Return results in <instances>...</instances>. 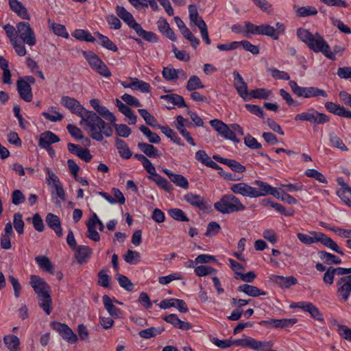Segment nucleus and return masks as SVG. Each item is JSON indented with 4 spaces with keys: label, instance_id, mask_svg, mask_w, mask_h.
<instances>
[{
    "label": "nucleus",
    "instance_id": "obj_14",
    "mask_svg": "<svg viewBox=\"0 0 351 351\" xmlns=\"http://www.w3.org/2000/svg\"><path fill=\"white\" fill-rule=\"evenodd\" d=\"M254 184L258 186L259 189L254 187V198L271 195L276 198H280V193L276 188L271 186L267 182L259 180L254 181Z\"/></svg>",
    "mask_w": 351,
    "mask_h": 351
},
{
    "label": "nucleus",
    "instance_id": "obj_21",
    "mask_svg": "<svg viewBox=\"0 0 351 351\" xmlns=\"http://www.w3.org/2000/svg\"><path fill=\"white\" fill-rule=\"evenodd\" d=\"M60 141V138L51 131H46L40 135L38 145L46 150H51V145Z\"/></svg>",
    "mask_w": 351,
    "mask_h": 351
},
{
    "label": "nucleus",
    "instance_id": "obj_24",
    "mask_svg": "<svg viewBox=\"0 0 351 351\" xmlns=\"http://www.w3.org/2000/svg\"><path fill=\"white\" fill-rule=\"evenodd\" d=\"M117 15L130 28L134 29L139 24L136 23L132 14L127 11L125 8L121 5H117L115 8Z\"/></svg>",
    "mask_w": 351,
    "mask_h": 351
},
{
    "label": "nucleus",
    "instance_id": "obj_64",
    "mask_svg": "<svg viewBox=\"0 0 351 351\" xmlns=\"http://www.w3.org/2000/svg\"><path fill=\"white\" fill-rule=\"evenodd\" d=\"M50 28L53 30V33L64 38L69 37V33L67 32L64 25L53 23H51Z\"/></svg>",
    "mask_w": 351,
    "mask_h": 351
},
{
    "label": "nucleus",
    "instance_id": "obj_20",
    "mask_svg": "<svg viewBox=\"0 0 351 351\" xmlns=\"http://www.w3.org/2000/svg\"><path fill=\"white\" fill-rule=\"evenodd\" d=\"M30 285L37 295L49 293L50 287L46 282L38 276L32 275L30 277Z\"/></svg>",
    "mask_w": 351,
    "mask_h": 351
},
{
    "label": "nucleus",
    "instance_id": "obj_25",
    "mask_svg": "<svg viewBox=\"0 0 351 351\" xmlns=\"http://www.w3.org/2000/svg\"><path fill=\"white\" fill-rule=\"evenodd\" d=\"M17 90L21 99L29 102L32 100L33 95L32 88L27 81L19 80L17 81Z\"/></svg>",
    "mask_w": 351,
    "mask_h": 351
},
{
    "label": "nucleus",
    "instance_id": "obj_19",
    "mask_svg": "<svg viewBox=\"0 0 351 351\" xmlns=\"http://www.w3.org/2000/svg\"><path fill=\"white\" fill-rule=\"evenodd\" d=\"M230 190L234 194L241 195L250 198H254V187L245 182L234 184L230 186Z\"/></svg>",
    "mask_w": 351,
    "mask_h": 351
},
{
    "label": "nucleus",
    "instance_id": "obj_1",
    "mask_svg": "<svg viewBox=\"0 0 351 351\" xmlns=\"http://www.w3.org/2000/svg\"><path fill=\"white\" fill-rule=\"evenodd\" d=\"M80 118V124L84 126L85 130L94 140L101 141L104 135L107 137L112 136V128L108 127L104 120L94 111L87 110Z\"/></svg>",
    "mask_w": 351,
    "mask_h": 351
},
{
    "label": "nucleus",
    "instance_id": "obj_22",
    "mask_svg": "<svg viewBox=\"0 0 351 351\" xmlns=\"http://www.w3.org/2000/svg\"><path fill=\"white\" fill-rule=\"evenodd\" d=\"M162 76L167 81H176L178 78L186 80V73L182 69H176L171 66H166L163 68Z\"/></svg>",
    "mask_w": 351,
    "mask_h": 351
},
{
    "label": "nucleus",
    "instance_id": "obj_44",
    "mask_svg": "<svg viewBox=\"0 0 351 351\" xmlns=\"http://www.w3.org/2000/svg\"><path fill=\"white\" fill-rule=\"evenodd\" d=\"M136 33L141 37H142L144 40L151 42V43H157L158 37L156 34L152 32H147L143 29L140 24H138L136 27L134 29Z\"/></svg>",
    "mask_w": 351,
    "mask_h": 351
},
{
    "label": "nucleus",
    "instance_id": "obj_38",
    "mask_svg": "<svg viewBox=\"0 0 351 351\" xmlns=\"http://www.w3.org/2000/svg\"><path fill=\"white\" fill-rule=\"evenodd\" d=\"M35 261L38 265V267L40 269L44 271H48L50 274H53L54 273L53 266L49 259L45 256H38L35 258Z\"/></svg>",
    "mask_w": 351,
    "mask_h": 351
},
{
    "label": "nucleus",
    "instance_id": "obj_4",
    "mask_svg": "<svg viewBox=\"0 0 351 351\" xmlns=\"http://www.w3.org/2000/svg\"><path fill=\"white\" fill-rule=\"evenodd\" d=\"M214 208L222 214H230L243 211L245 206L240 199L232 194H226L214 204Z\"/></svg>",
    "mask_w": 351,
    "mask_h": 351
},
{
    "label": "nucleus",
    "instance_id": "obj_37",
    "mask_svg": "<svg viewBox=\"0 0 351 351\" xmlns=\"http://www.w3.org/2000/svg\"><path fill=\"white\" fill-rule=\"evenodd\" d=\"M160 99L166 101L168 103H171L174 106H177L179 108L186 106L184 98L177 94L172 93L163 95L160 96Z\"/></svg>",
    "mask_w": 351,
    "mask_h": 351
},
{
    "label": "nucleus",
    "instance_id": "obj_10",
    "mask_svg": "<svg viewBox=\"0 0 351 351\" xmlns=\"http://www.w3.org/2000/svg\"><path fill=\"white\" fill-rule=\"evenodd\" d=\"M3 29L5 32L7 36L9 38L10 41L14 47L16 53L19 56H25L27 53V50L25 46V43H21L18 42V39L16 37L15 28L10 24H7L3 26Z\"/></svg>",
    "mask_w": 351,
    "mask_h": 351
},
{
    "label": "nucleus",
    "instance_id": "obj_33",
    "mask_svg": "<svg viewBox=\"0 0 351 351\" xmlns=\"http://www.w3.org/2000/svg\"><path fill=\"white\" fill-rule=\"evenodd\" d=\"M296 322L297 319L295 318L280 319H271L265 322V323H267L268 325L278 328H289L293 326Z\"/></svg>",
    "mask_w": 351,
    "mask_h": 351
},
{
    "label": "nucleus",
    "instance_id": "obj_23",
    "mask_svg": "<svg viewBox=\"0 0 351 351\" xmlns=\"http://www.w3.org/2000/svg\"><path fill=\"white\" fill-rule=\"evenodd\" d=\"M102 301L105 308L112 318L119 319L123 317V311L114 305L113 300L108 295H104L102 298Z\"/></svg>",
    "mask_w": 351,
    "mask_h": 351
},
{
    "label": "nucleus",
    "instance_id": "obj_43",
    "mask_svg": "<svg viewBox=\"0 0 351 351\" xmlns=\"http://www.w3.org/2000/svg\"><path fill=\"white\" fill-rule=\"evenodd\" d=\"M131 89L134 90H140L142 93H147L151 90V86L149 83L141 80L138 78H131Z\"/></svg>",
    "mask_w": 351,
    "mask_h": 351
},
{
    "label": "nucleus",
    "instance_id": "obj_8",
    "mask_svg": "<svg viewBox=\"0 0 351 351\" xmlns=\"http://www.w3.org/2000/svg\"><path fill=\"white\" fill-rule=\"evenodd\" d=\"M15 32L16 38H19L29 47L36 43V34L30 25L27 22H19L16 25Z\"/></svg>",
    "mask_w": 351,
    "mask_h": 351
},
{
    "label": "nucleus",
    "instance_id": "obj_26",
    "mask_svg": "<svg viewBox=\"0 0 351 351\" xmlns=\"http://www.w3.org/2000/svg\"><path fill=\"white\" fill-rule=\"evenodd\" d=\"M162 171L169 177L170 180L177 186H179L184 189H187L189 188V184L188 180L182 175L173 173L167 169H163Z\"/></svg>",
    "mask_w": 351,
    "mask_h": 351
},
{
    "label": "nucleus",
    "instance_id": "obj_17",
    "mask_svg": "<svg viewBox=\"0 0 351 351\" xmlns=\"http://www.w3.org/2000/svg\"><path fill=\"white\" fill-rule=\"evenodd\" d=\"M234 86L239 96L244 100L250 99V92L247 90V85L243 77L237 71L233 72Z\"/></svg>",
    "mask_w": 351,
    "mask_h": 351
},
{
    "label": "nucleus",
    "instance_id": "obj_48",
    "mask_svg": "<svg viewBox=\"0 0 351 351\" xmlns=\"http://www.w3.org/2000/svg\"><path fill=\"white\" fill-rule=\"evenodd\" d=\"M95 34L99 40L100 44L103 47L112 51H117L118 48L116 46V45L112 41H111L106 36H104L100 34L99 32H96L95 33Z\"/></svg>",
    "mask_w": 351,
    "mask_h": 351
},
{
    "label": "nucleus",
    "instance_id": "obj_32",
    "mask_svg": "<svg viewBox=\"0 0 351 351\" xmlns=\"http://www.w3.org/2000/svg\"><path fill=\"white\" fill-rule=\"evenodd\" d=\"M93 251L86 245H79L75 249V258L80 264H82L88 259Z\"/></svg>",
    "mask_w": 351,
    "mask_h": 351
},
{
    "label": "nucleus",
    "instance_id": "obj_54",
    "mask_svg": "<svg viewBox=\"0 0 351 351\" xmlns=\"http://www.w3.org/2000/svg\"><path fill=\"white\" fill-rule=\"evenodd\" d=\"M325 108L329 112L334 114L343 117L345 107L341 106L332 101H327L325 103Z\"/></svg>",
    "mask_w": 351,
    "mask_h": 351
},
{
    "label": "nucleus",
    "instance_id": "obj_29",
    "mask_svg": "<svg viewBox=\"0 0 351 351\" xmlns=\"http://www.w3.org/2000/svg\"><path fill=\"white\" fill-rule=\"evenodd\" d=\"M195 159L202 164L217 170H221V167L214 162L206 152L204 150H199L195 153Z\"/></svg>",
    "mask_w": 351,
    "mask_h": 351
},
{
    "label": "nucleus",
    "instance_id": "obj_39",
    "mask_svg": "<svg viewBox=\"0 0 351 351\" xmlns=\"http://www.w3.org/2000/svg\"><path fill=\"white\" fill-rule=\"evenodd\" d=\"M42 115L51 122L60 121L63 119V115L54 106L49 107L47 111L43 112Z\"/></svg>",
    "mask_w": 351,
    "mask_h": 351
},
{
    "label": "nucleus",
    "instance_id": "obj_56",
    "mask_svg": "<svg viewBox=\"0 0 351 351\" xmlns=\"http://www.w3.org/2000/svg\"><path fill=\"white\" fill-rule=\"evenodd\" d=\"M124 261L130 265H136L141 261L140 254L132 250H128L123 256Z\"/></svg>",
    "mask_w": 351,
    "mask_h": 351
},
{
    "label": "nucleus",
    "instance_id": "obj_60",
    "mask_svg": "<svg viewBox=\"0 0 351 351\" xmlns=\"http://www.w3.org/2000/svg\"><path fill=\"white\" fill-rule=\"evenodd\" d=\"M329 141L332 147L339 149L342 151L348 150L343 141L335 133H330L329 134Z\"/></svg>",
    "mask_w": 351,
    "mask_h": 351
},
{
    "label": "nucleus",
    "instance_id": "obj_34",
    "mask_svg": "<svg viewBox=\"0 0 351 351\" xmlns=\"http://www.w3.org/2000/svg\"><path fill=\"white\" fill-rule=\"evenodd\" d=\"M115 146L117 149L120 156L124 159H129L132 154L128 147L127 143L119 138L115 139Z\"/></svg>",
    "mask_w": 351,
    "mask_h": 351
},
{
    "label": "nucleus",
    "instance_id": "obj_31",
    "mask_svg": "<svg viewBox=\"0 0 351 351\" xmlns=\"http://www.w3.org/2000/svg\"><path fill=\"white\" fill-rule=\"evenodd\" d=\"M157 25L159 31L167 38L172 41L176 40V36L171 29L168 22L163 18H160L157 21Z\"/></svg>",
    "mask_w": 351,
    "mask_h": 351
},
{
    "label": "nucleus",
    "instance_id": "obj_15",
    "mask_svg": "<svg viewBox=\"0 0 351 351\" xmlns=\"http://www.w3.org/2000/svg\"><path fill=\"white\" fill-rule=\"evenodd\" d=\"M245 27L247 34L265 35L269 37L275 36L274 27L269 25H256L250 22H246Z\"/></svg>",
    "mask_w": 351,
    "mask_h": 351
},
{
    "label": "nucleus",
    "instance_id": "obj_36",
    "mask_svg": "<svg viewBox=\"0 0 351 351\" xmlns=\"http://www.w3.org/2000/svg\"><path fill=\"white\" fill-rule=\"evenodd\" d=\"M295 14L298 17H307L314 16L317 14V10L312 5H306L302 7H293Z\"/></svg>",
    "mask_w": 351,
    "mask_h": 351
},
{
    "label": "nucleus",
    "instance_id": "obj_7",
    "mask_svg": "<svg viewBox=\"0 0 351 351\" xmlns=\"http://www.w3.org/2000/svg\"><path fill=\"white\" fill-rule=\"evenodd\" d=\"M83 56L88 62L91 69L98 74L104 77H109L111 76L110 71L97 54L90 51H84L83 52Z\"/></svg>",
    "mask_w": 351,
    "mask_h": 351
},
{
    "label": "nucleus",
    "instance_id": "obj_40",
    "mask_svg": "<svg viewBox=\"0 0 351 351\" xmlns=\"http://www.w3.org/2000/svg\"><path fill=\"white\" fill-rule=\"evenodd\" d=\"M303 311L307 312L310 314L311 317L317 320V321H323V316L318 308L315 306L313 303L309 302H305Z\"/></svg>",
    "mask_w": 351,
    "mask_h": 351
},
{
    "label": "nucleus",
    "instance_id": "obj_47",
    "mask_svg": "<svg viewBox=\"0 0 351 351\" xmlns=\"http://www.w3.org/2000/svg\"><path fill=\"white\" fill-rule=\"evenodd\" d=\"M138 147L149 158H157L160 155L152 145L145 143H138Z\"/></svg>",
    "mask_w": 351,
    "mask_h": 351
},
{
    "label": "nucleus",
    "instance_id": "obj_12",
    "mask_svg": "<svg viewBox=\"0 0 351 351\" xmlns=\"http://www.w3.org/2000/svg\"><path fill=\"white\" fill-rule=\"evenodd\" d=\"M337 294L339 300L346 302L351 293V275L339 278L337 282Z\"/></svg>",
    "mask_w": 351,
    "mask_h": 351
},
{
    "label": "nucleus",
    "instance_id": "obj_63",
    "mask_svg": "<svg viewBox=\"0 0 351 351\" xmlns=\"http://www.w3.org/2000/svg\"><path fill=\"white\" fill-rule=\"evenodd\" d=\"M336 327L339 335L348 341L351 342V328L340 324H336Z\"/></svg>",
    "mask_w": 351,
    "mask_h": 351
},
{
    "label": "nucleus",
    "instance_id": "obj_61",
    "mask_svg": "<svg viewBox=\"0 0 351 351\" xmlns=\"http://www.w3.org/2000/svg\"><path fill=\"white\" fill-rule=\"evenodd\" d=\"M168 214L173 219L179 221H189V219L187 217L184 212L180 208H171L168 210Z\"/></svg>",
    "mask_w": 351,
    "mask_h": 351
},
{
    "label": "nucleus",
    "instance_id": "obj_52",
    "mask_svg": "<svg viewBox=\"0 0 351 351\" xmlns=\"http://www.w3.org/2000/svg\"><path fill=\"white\" fill-rule=\"evenodd\" d=\"M274 346L271 341H258L254 339L252 349L256 351H266Z\"/></svg>",
    "mask_w": 351,
    "mask_h": 351
},
{
    "label": "nucleus",
    "instance_id": "obj_41",
    "mask_svg": "<svg viewBox=\"0 0 351 351\" xmlns=\"http://www.w3.org/2000/svg\"><path fill=\"white\" fill-rule=\"evenodd\" d=\"M51 193L55 199V204L60 205L61 202L65 200V193L61 183L51 186Z\"/></svg>",
    "mask_w": 351,
    "mask_h": 351
},
{
    "label": "nucleus",
    "instance_id": "obj_58",
    "mask_svg": "<svg viewBox=\"0 0 351 351\" xmlns=\"http://www.w3.org/2000/svg\"><path fill=\"white\" fill-rule=\"evenodd\" d=\"M114 128L116 134L123 138L128 137L132 132L131 129L125 124L111 123Z\"/></svg>",
    "mask_w": 351,
    "mask_h": 351
},
{
    "label": "nucleus",
    "instance_id": "obj_11",
    "mask_svg": "<svg viewBox=\"0 0 351 351\" xmlns=\"http://www.w3.org/2000/svg\"><path fill=\"white\" fill-rule=\"evenodd\" d=\"M60 104L71 113L81 117L87 110L76 99L69 96H62Z\"/></svg>",
    "mask_w": 351,
    "mask_h": 351
},
{
    "label": "nucleus",
    "instance_id": "obj_27",
    "mask_svg": "<svg viewBox=\"0 0 351 351\" xmlns=\"http://www.w3.org/2000/svg\"><path fill=\"white\" fill-rule=\"evenodd\" d=\"M272 281L282 289H288L298 283V280L293 276L285 277L279 275H273Z\"/></svg>",
    "mask_w": 351,
    "mask_h": 351
},
{
    "label": "nucleus",
    "instance_id": "obj_30",
    "mask_svg": "<svg viewBox=\"0 0 351 351\" xmlns=\"http://www.w3.org/2000/svg\"><path fill=\"white\" fill-rule=\"evenodd\" d=\"M9 5L11 10L22 19H30V16L27 9L21 2L18 0H9Z\"/></svg>",
    "mask_w": 351,
    "mask_h": 351
},
{
    "label": "nucleus",
    "instance_id": "obj_28",
    "mask_svg": "<svg viewBox=\"0 0 351 351\" xmlns=\"http://www.w3.org/2000/svg\"><path fill=\"white\" fill-rule=\"evenodd\" d=\"M45 221L47 226L56 232L58 237L62 236L60 220L57 215L53 213H48L45 217Z\"/></svg>",
    "mask_w": 351,
    "mask_h": 351
},
{
    "label": "nucleus",
    "instance_id": "obj_6",
    "mask_svg": "<svg viewBox=\"0 0 351 351\" xmlns=\"http://www.w3.org/2000/svg\"><path fill=\"white\" fill-rule=\"evenodd\" d=\"M294 120L295 121H306L312 125H322L330 121V117L322 112L315 110L314 108H309L307 110L297 114Z\"/></svg>",
    "mask_w": 351,
    "mask_h": 351
},
{
    "label": "nucleus",
    "instance_id": "obj_42",
    "mask_svg": "<svg viewBox=\"0 0 351 351\" xmlns=\"http://www.w3.org/2000/svg\"><path fill=\"white\" fill-rule=\"evenodd\" d=\"M273 97V93L271 90L267 88H256L250 92V98L259 99H267Z\"/></svg>",
    "mask_w": 351,
    "mask_h": 351
},
{
    "label": "nucleus",
    "instance_id": "obj_16",
    "mask_svg": "<svg viewBox=\"0 0 351 351\" xmlns=\"http://www.w3.org/2000/svg\"><path fill=\"white\" fill-rule=\"evenodd\" d=\"M90 104L95 110V113L99 114L101 119L108 121L110 123L117 122L115 115L110 112L106 106L100 104V101L97 99H92L90 100Z\"/></svg>",
    "mask_w": 351,
    "mask_h": 351
},
{
    "label": "nucleus",
    "instance_id": "obj_55",
    "mask_svg": "<svg viewBox=\"0 0 351 351\" xmlns=\"http://www.w3.org/2000/svg\"><path fill=\"white\" fill-rule=\"evenodd\" d=\"M204 88V85L202 84L199 77L193 75L189 77L186 88L189 91H193L199 88Z\"/></svg>",
    "mask_w": 351,
    "mask_h": 351
},
{
    "label": "nucleus",
    "instance_id": "obj_57",
    "mask_svg": "<svg viewBox=\"0 0 351 351\" xmlns=\"http://www.w3.org/2000/svg\"><path fill=\"white\" fill-rule=\"evenodd\" d=\"M149 178L155 182L158 186H159L166 191H171V185L165 178L160 176L159 174L156 173L153 176H149Z\"/></svg>",
    "mask_w": 351,
    "mask_h": 351
},
{
    "label": "nucleus",
    "instance_id": "obj_5",
    "mask_svg": "<svg viewBox=\"0 0 351 351\" xmlns=\"http://www.w3.org/2000/svg\"><path fill=\"white\" fill-rule=\"evenodd\" d=\"M289 85L292 92L298 97L309 99L313 97H328L326 90L316 86H300L295 81L291 80Z\"/></svg>",
    "mask_w": 351,
    "mask_h": 351
},
{
    "label": "nucleus",
    "instance_id": "obj_53",
    "mask_svg": "<svg viewBox=\"0 0 351 351\" xmlns=\"http://www.w3.org/2000/svg\"><path fill=\"white\" fill-rule=\"evenodd\" d=\"M163 331L162 328L151 327L139 332L138 335L141 338L150 339L160 335Z\"/></svg>",
    "mask_w": 351,
    "mask_h": 351
},
{
    "label": "nucleus",
    "instance_id": "obj_2",
    "mask_svg": "<svg viewBox=\"0 0 351 351\" xmlns=\"http://www.w3.org/2000/svg\"><path fill=\"white\" fill-rule=\"evenodd\" d=\"M297 36L311 50L315 53H322L326 58L335 60V53L330 51L327 42L318 33L313 34L306 29L299 28L297 29Z\"/></svg>",
    "mask_w": 351,
    "mask_h": 351
},
{
    "label": "nucleus",
    "instance_id": "obj_18",
    "mask_svg": "<svg viewBox=\"0 0 351 351\" xmlns=\"http://www.w3.org/2000/svg\"><path fill=\"white\" fill-rule=\"evenodd\" d=\"M183 199L191 206L198 208L199 210H205L207 208V202L200 195L190 192L186 193Z\"/></svg>",
    "mask_w": 351,
    "mask_h": 351
},
{
    "label": "nucleus",
    "instance_id": "obj_51",
    "mask_svg": "<svg viewBox=\"0 0 351 351\" xmlns=\"http://www.w3.org/2000/svg\"><path fill=\"white\" fill-rule=\"evenodd\" d=\"M71 35L77 40H85L86 42L93 43L95 40L88 31L84 29H75L72 32Z\"/></svg>",
    "mask_w": 351,
    "mask_h": 351
},
{
    "label": "nucleus",
    "instance_id": "obj_62",
    "mask_svg": "<svg viewBox=\"0 0 351 351\" xmlns=\"http://www.w3.org/2000/svg\"><path fill=\"white\" fill-rule=\"evenodd\" d=\"M304 174L308 178H314L321 183L326 184L328 182L325 176L316 169H308L304 171Z\"/></svg>",
    "mask_w": 351,
    "mask_h": 351
},
{
    "label": "nucleus",
    "instance_id": "obj_45",
    "mask_svg": "<svg viewBox=\"0 0 351 351\" xmlns=\"http://www.w3.org/2000/svg\"><path fill=\"white\" fill-rule=\"evenodd\" d=\"M158 128L161 130L163 134L168 138H169L173 143H176L180 146H183L184 143H182L181 138L178 136V135L171 128L168 126H162L158 125Z\"/></svg>",
    "mask_w": 351,
    "mask_h": 351
},
{
    "label": "nucleus",
    "instance_id": "obj_9",
    "mask_svg": "<svg viewBox=\"0 0 351 351\" xmlns=\"http://www.w3.org/2000/svg\"><path fill=\"white\" fill-rule=\"evenodd\" d=\"M210 125L224 138L230 140L234 143H239V140L235 136L230 125L228 126L223 121L219 119H213L210 121Z\"/></svg>",
    "mask_w": 351,
    "mask_h": 351
},
{
    "label": "nucleus",
    "instance_id": "obj_59",
    "mask_svg": "<svg viewBox=\"0 0 351 351\" xmlns=\"http://www.w3.org/2000/svg\"><path fill=\"white\" fill-rule=\"evenodd\" d=\"M139 130L148 138L149 143H159L160 142V137L157 134L152 132L147 127L141 125Z\"/></svg>",
    "mask_w": 351,
    "mask_h": 351
},
{
    "label": "nucleus",
    "instance_id": "obj_46",
    "mask_svg": "<svg viewBox=\"0 0 351 351\" xmlns=\"http://www.w3.org/2000/svg\"><path fill=\"white\" fill-rule=\"evenodd\" d=\"M38 297L39 298V304L40 307L47 315H49L51 312L52 303L49 293L38 295Z\"/></svg>",
    "mask_w": 351,
    "mask_h": 351
},
{
    "label": "nucleus",
    "instance_id": "obj_49",
    "mask_svg": "<svg viewBox=\"0 0 351 351\" xmlns=\"http://www.w3.org/2000/svg\"><path fill=\"white\" fill-rule=\"evenodd\" d=\"M4 343L10 351H19L20 340L16 336H5Z\"/></svg>",
    "mask_w": 351,
    "mask_h": 351
},
{
    "label": "nucleus",
    "instance_id": "obj_13",
    "mask_svg": "<svg viewBox=\"0 0 351 351\" xmlns=\"http://www.w3.org/2000/svg\"><path fill=\"white\" fill-rule=\"evenodd\" d=\"M51 327L58 332L60 335L69 343H74L77 341V335L66 324L53 322L51 323Z\"/></svg>",
    "mask_w": 351,
    "mask_h": 351
},
{
    "label": "nucleus",
    "instance_id": "obj_50",
    "mask_svg": "<svg viewBox=\"0 0 351 351\" xmlns=\"http://www.w3.org/2000/svg\"><path fill=\"white\" fill-rule=\"evenodd\" d=\"M319 258L327 264H340L341 259L329 252L322 251L318 253Z\"/></svg>",
    "mask_w": 351,
    "mask_h": 351
},
{
    "label": "nucleus",
    "instance_id": "obj_3",
    "mask_svg": "<svg viewBox=\"0 0 351 351\" xmlns=\"http://www.w3.org/2000/svg\"><path fill=\"white\" fill-rule=\"evenodd\" d=\"M297 237L300 242L305 245H311L319 242L325 247L341 255H343V252L338 245L332 239L321 232L311 231L308 234L298 232Z\"/></svg>",
    "mask_w": 351,
    "mask_h": 351
},
{
    "label": "nucleus",
    "instance_id": "obj_35",
    "mask_svg": "<svg viewBox=\"0 0 351 351\" xmlns=\"http://www.w3.org/2000/svg\"><path fill=\"white\" fill-rule=\"evenodd\" d=\"M238 290L252 297H257L259 295H266L265 291L259 289L258 287L247 284L240 285L238 287Z\"/></svg>",
    "mask_w": 351,
    "mask_h": 351
}]
</instances>
